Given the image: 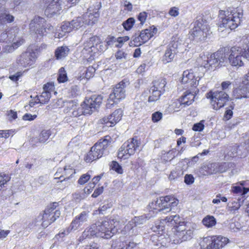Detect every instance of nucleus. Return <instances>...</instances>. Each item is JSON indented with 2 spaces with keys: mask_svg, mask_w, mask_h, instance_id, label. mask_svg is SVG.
<instances>
[{
  "mask_svg": "<svg viewBox=\"0 0 249 249\" xmlns=\"http://www.w3.org/2000/svg\"><path fill=\"white\" fill-rule=\"evenodd\" d=\"M239 186H241L244 192L247 193L249 191V180H243L237 182Z\"/></svg>",
  "mask_w": 249,
  "mask_h": 249,
  "instance_id": "nucleus-57",
  "label": "nucleus"
},
{
  "mask_svg": "<svg viewBox=\"0 0 249 249\" xmlns=\"http://www.w3.org/2000/svg\"><path fill=\"white\" fill-rule=\"evenodd\" d=\"M229 54L226 53L225 49H221L211 54L210 57L204 54H200L197 62L201 68L209 70L218 66L225 65L228 62Z\"/></svg>",
  "mask_w": 249,
  "mask_h": 249,
  "instance_id": "nucleus-2",
  "label": "nucleus"
},
{
  "mask_svg": "<svg viewBox=\"0 0 249 249\" xmlns=\"http://www.w3.org/2000/svg\"><path fill=\"white\" fill-rule=\"evenodd\" d=\"M181 220L182 218L178 215H173L166 216L161 222L162 223L166 222L168 225L171 224L172 225H175L174 227H176V226L182 225V223H185Z\"/></svg>",
  "mask_w": 249,
  "mask_h": 249,
  "instance_id": "nucleus-29",
  "label": "nucleus"
},
{
  "mask_svg": "<svg viewBox=\"0 0 249 249\" xmlns=\"http://www.w3.org/2000/svg\"><path fill=\"white\" fill-rule=\"evenodd\" d=\"M29 26L31 30L41 36L53 32V26L46 23L45 19L39 16H35Z\"/></svg>",
  "mask_w": 249,
  "mask_h": 249,
  "instance_id": "nucleus-7",
  "label": "nucleus"
},
{
  "mask_svg": "<svg viewBox=\"0 0 249 249\" xmlns=\"http://www.w3.org/2000/svg\"><path fill=\"white\" fill-rule=\"evenodd\" d=\"M227 154L228 156L231 158L239 157L237 145L235 144L234 145L230 146L228 148Z\"/></svg>",
  "mask_w": 249,
  "mask_h": 249,
  "instance_id": "nucleus-45",
  "label": "nucleus"
},
{
  "mask_svg": "<svg viewBox=\"0 0 249 249\" xmlns=\"http://www.w3.org/2000/svg\"><path fill=\"white\" fill-rule=\"evenodd\" d=\"M152 88L157 89L162 93H164L165 91L164 88L166 85V81L165 78H160L154 80L152 82Z\"/></svg>",
  "mask_w": 249,
  "mask_h": 249,
  "instance_id": "nucleus-34",
  "label": "nucleus"
},
{
  "mask_svg": "<svg viewBox=\"0 0 249 249\" xmlns=\"http://www.w3.org/2000/svg\"><path fill=\"white\" fill-rule=\"evenodd\" d=\"M100 43L98 36H93L89 37V40L84 42V48L81 53L84 57L90 59L96 53V45Z\"/></svg>",
  "mask_w": 249,
  "mask_h": 249,
  "instance_id": "nucleus-17",
  "label": "nucleus"
},
{
  "mask_svg": "<svg viewBox=\"0 0 249 249\" xmlns=\"http://www.w3.org/2000/svg\"><path fill=\"white\" fill-rule=\"evenodd\" d=\"M183 44L178 38H174L168 45L162 61L164 63L171 62Z\"/></svg>",
  "mask_w": 249,
  "mask_h": 249,
  "instance_id": "nucleus-16",
  "label": "nucleus"
},
{
  "mask_svg": "<svg viewBox=\"0 0 249 249\" xmlns=\"http://www.w3.org/2000/svg\"><path fill=\"white\" fill-rule=\"evenodd\" d=\"M103 96L101 95H93L90 98L85 99V106L89 111V114L98 108L102 103Z\"/></svg>",
  "mask_w": 249,
  "mask_h": 249,
  "instance_id": "nucleus-19",
  "label": "nucleus"
},
{
  "mask_svg": "<svg viewBox=\"0 0 249 249\" xmlns=\"http://www.w3.org/2000/svg\"><path fill=\"white\" fill-rule=\"evenodd\" d=\"M243 17L242 11L234 10L229 11L220 10L219 14V32L225 31L228 33L230 30L236 28L240 24Z\"/></svg>",
  "mask_w": 249,
  "mask_h": 249,
  "instance_id": "nucleus-1",
  "label": "nucleus"
},
{
  "mask_svg": "<svg viewBox=\"0 0 249 249\" xmlns=\"http://www.w3.org/2000/svg\"><path fill=\"white\" fill-rule=\"evenodd\" d=\"M72 196L73 199L77 202H80L86 197V195L80 193H75L72 195Z\"/></svg>",
  "mask_w": 249,
  "mask_h": 249,
  "instance_id": "nucleus-61",
  "label": "nucleus"
},
{
  "mask_svg": "<svg viewBox=\"0 0 249 249\" xmlns=\"http://www.w3.org/2000/svg\"><path fill=\"white\" fill-rule=\"evenodd\" d=\"M210 27L205 20L200 18L194 23V26L191 30V35L194 38L199 40L203 39L209 35Z\"/></svg>",
  "mask_w": 249,
  "mask_h": 249,
  "instance_id": "nucleus-14",
  "label": "nucleus"
},
{
  "mask_svg": "<svg viewBox=\"0 0 249 249\" xmlns=\"http://www.w3.org/2000/svg\"><path fill=\"white\" fill-rule=\"evenodd\" d=\"M140 34V37L142 38V43L147 42L150 38L153 36V33L151 32L150 29H145L142 30Z\"/></svg>",
  "mask_w": 249,
  "mask_h": 249,
  "instance_id": "nucleus-41",
  "label": "nucleus"
},
{
  "mask_svg": "<svg viewBox=\"0 0 249 249\" xmlns=\"http://www.w3.org/2000/svg\"><path fill=\"white\" fill-rule=\"evenodd\" d=\"M231 192L235 195L240 196L241 197L238 198L244 199L245 200L246 193L244 192V191L241 188V186H239L237 183L235 184V185H233L231 187Z\"/></svg>",
  "mask_w": 249,
  "mask_h": 249,
  "instance_id": "nucleus-38",
  "label": "nucleus"
},
{
  "mask_svg": "<svg viewBox=\"0 0 249 249\" xmlns=\"http://www.w3.org/2000/svg\"><path fill=\"white\" fill-rule=\"evenodd\" d=\"M84 102L78 106V103L74 100H70L66 103L65 112L70 116L78 117L82 115L89 114V111L85 106Z\"/></svg>",
  "mask_w": 249,
  "mask_h": 249,
  "instance_id": "nucleus-15",
  "label": "nucleus"
},
{
  "mask_svg": "<svg viewBox=\"0 0 249 249\" xmlns=\"http://www.w3.org/2000/svg\"><path fill=\"white\" fill-rule=\"evenodd\" d=\"M85 17H86V16L79 17L71 21L73 30H77L84 26V24H87L86 20L85 19ZM88 24H89V22Z\"/></svg>",
  "mask_w": 249,
  "mask_h": 249,
  "instance_id": "nucleus-33",
  "label": "nucleus"
},
{
  "mask_svg": "<svg viewBox=\"0 0 249 249\" xmlns=\"http://www.w3.org/2000/svg\"><path fill=\"white\" fill-rule=\"evenodd\" d=\"M194 229L187 223L176 226V236L180 242L189 240L192 238Z\"/></svg>",
  "mask_w": 249,
  "mask_h": 249,
  "instance_id": "nucleus-18",
  "label": "nucleus"
},
{
  "mask_svg": "<svg viewBox=\"0 0 249 249\" xmlns=\"http://www.w3.org/2000/svg\"><path fill=\"white\" fill-rule=\"evenodd\" d=\"M217 163H209L206 165L203 166L201 170L205 172L203 173L204 175H209L217 173Z\"/></svg>",
  "mask_w": 249,
  "mask_h": 249,
  "instance_id": "nucleus-32",
  "label": "nucleus"
},
{
  "mask_svg": "<svg viewBox=\"0 0 249 249\" xmlns=\"http://www.w3.org/2000/svg\"><path fill=\"white\" fill-rule=\"evenodd\" d=\"M94 236L98 237V231L95 223L87 228L83 232L82 236L80 238L83 239L90 238Z\"/></svg>",
  "mask_w": 249,
  "mask_h": 249,
  "instance_id": "nucleus-28",
  "label": "nucleus"
},
{
  "mask_svg": "<svg viewBox=\"0 0 249 249\" xmlns=\"http://www.w3.org/2000/svg\"><path fill=\"white\" fill-rule=\"evenodd\" d=\"M14 17L10 14L7 9H4L0 13V25L5 24L6 22L11 23L14 20Z\"/></svg>",
  "mask_w": 249,
  "mask_h": 249,
  "instance_id": "nucleus-31",
  "label": "nucleus"
},
{
  "mask_svg": "<svg viewBox=\"0 0 249 249\" xmlns=\"http://www.w3.org/2000/svg\"><path fill=\"white\" fill-rule=\"evenodd\" d=\"M57 80L59 83H64L68 80L67 74L63 68L60 69Z\"/></svg>",
  "mask_w": 249,
  "mask_h": 249,
  "instance_id": "nucleus-50",
  "label": "nucleus"
},
{
  "mask_svg": "<svg viewBox=\"0 0 249 249\" xmlns=\"http://www.w3.org/2000/svg\"><path fill=\"white\" fill-rule=\"evenodd\" d=\"M70 49L67 46L58 47L55 51L54 56L57 60L65 58L69 54Z\"/></svg>",
  "mask_w": 249,
  "mask_h": 249,
  "instance_id": "nucleus-30",
  "label": "nucleus"
},
{
  "mask_svg": "<svg viewBox=\"0 0 249 249\" xmlns=\"http://www.w3.org/2000/svg\"><path fill=\"white\" fill-rule=\"evenodd\" d=\"M63 172V174L61 175L60 178H62L63 177H65V178L63 180H61V182L69 179L70 177L75 173L73 169L70 168V167H67V166H65L64 168Z\"/></svg>",
  "mask_w": 249,
  "mask_h": 249,
  "instance_id": "nucleus-43",
  "label": "nucleus"
},
{
  "mask_svg": "<svg viewBox=\"0 0 249 249\" xmlns=\"http://www.w3.org/2000/svg\"><path fill=\"white\" fill-rule=\"evenodd\" d=\"M123 115V111L121 108L115 110L112 114L107 117H105L100 120L101 124H110L109 126L115 125L121 120Z\"/></svg>",
  "mask_w": 249,
  "mask_h": 249,
  "instance_id": "nucleus-23",
  "label": "nucleus"
},
{
  "mask_svg": "<svg viewBox=\"0 0 249 249\" xmlns=\"http://www.w3.org/2000/svg\"><path fill=\"white\" fill-rule=\"evenodd\" d=\"M140 144L136 138L128 140L119 149L118 153V158L124 160L128 159L130 156L134 154Z\"/></svg>",
  "mask_w": 249,
  "mask_h": 249,
  "instance_id": "nucleus-8",
  "label": "nucleus"
},
{
  "mask_svg": "<svg viewBox=\"0 0 249 249\" xmlns=\"http://www.w3.org/2000/svg\"><path fill=\"white\" fill-rule=\"evenodd\" d=\"M244 201V199H242L241 198H238V201H234L232 202L231 204L229 206V208L231 211H236L238 210L241 205L243 204Z\"/></svg>",
  "mask_w": 249,
  "mask_h": 249,
  "instance_id": "nucleus-47",
  "label": "nucleus"
},
{
  "mask_svg": "<svg viewBox=\"0 0 249 249\" xmlns=\"http://www.w3.org/2000/svg\"><path fill=\"white\" fill-rule=\"evenodd\" d=\"M60 211L55 210L54 212L49 211V210H44L42 215H39L37 218L35 219L32 223L29 224L30 228H33L36 225V223L39 220H42V226L44 228L47 227L48 225L54 222L56 219L60 216Z\"/></svg>",
  "mask_w": 249,
  "mask_h": 249,
  "instance_id": "nucleus-11",
  "label": "nucleus"
},
{
  "mask_svg": "<svg viewBox=\"0 0 249 249\" xmlns=\"http://www.w3.org/2000/svg\"><path fill=\"white\" fill-rule=\"evenodd\" d=\"M162 118V113L159 111L153 113L152 115V120L153 122L156 123L160 121Z\"/></svg>",
  "mask_w": 249,
  "mask_h": 249,
  "instance_id": "nucleus-60",
  "label": "nucleus"
},
{
  "mask_svg": "<svg viewBox=\"0 0 249 249\" xmlns=\"http://www.w3.org/2000/svg\"><path fill=\"white\" fill-rule=\"evenodd\" d=\"M195 97V96L193 93L186 91L179 99L178 101L181 106L186 107V106H190L193 103Z\"/></svg>",
  "mask_w": 249,
  "mask_h": 249,
  "instance_id": "nucleus-27",
  "label": "nucleus"
},
{
  "mask_svg": "<svg viewBox=\"0 0 249 249\" xmlns=\"http://www.w3.org/2000/svg\"><path fill=\"white\" fill-rule=\"evenodd\" d=\"M204 120H201L199 123L195 124L193 126L192 129L195 131H202L204 128Z\"/></svg>",
  "mask_w": 249,
  "mask_h": 249,
  "instance_id": "nucleus-55",
  "label": "nucleus"
},
{
  "mask_svg": "<svg viewBox=\"0 0 249 249\" xmlns=\"http://www.w3.org/2000/svg\"><path fill=\"white\" fill-rule=\"evenodd\" d=\"M200 77L195 74L192 70H186L182 74L181 82L188 84L191 87H196L199 83Z\"/></svg>",
  "mask_w": 249,
  "mask_h": 249,
  "instance_id": "nucleus-21",
  "label": "nucleus"
},
{
  "mask_svg": "<svg viewBox=\"0 0 249 249\" xmlns=\"http://www.w3.org/2000/svg\"><path fill=\"white\" fill-rule=\"evenodd\" d=\"M241 47H233L228 55V62L232 66L241 67L243 65V60H249V41L247 38L243 40Z\"/></svg>",
  "mask_w": 249,
  "mask_h": 249,
  "instance_id": "nucleus-3",
  "label": "nucleus"
},
{
  "mask_svg": "<svg viewBox=\"0 0 249 249\" xmlns=\"http://www.w3.org/2000/svg\"><path fill=\"white\" fill-rule=\"evenodd\" d=\"M118 44L115 45L117 47H121L122 45L125 42L128 41L129 39V37L128 36H124L123 37H120L117 38Z\"/></svg>",
  "mask_w": 249,
  "mask_h": 249,
  "instance_id": "nucleus-62",
  "label": "nucleus"
},
{
  "mask_svg": "<svg viewBox=\"0 0 249 249\" xmlns=\"http://www.w3.org/2000/svg\"><path fill=\"white\" fill-rule=\"evenodd\" d=\"M202 223L207 228H210L216 224V221L213 216L207 215L203 218Z\"/></svg>",
  "mask_w": 249,
  "mask_h": 249,
  "instance_id": "nucleus-42",
  "label": "nucleus"
},
{
  "mask_svg": "<svg viewBox=\"0 0 249 249\" xmlns=\"http://www.w3.org/2000/svg\"><path fill=\"white\" fill-rule=\"evenodd\" d=\"M163 219H161L160 222L156 223L155 226L152 227V229L154 232H158L159 233H160V231H162L164 230V225L167 224V223L164 222L162 223L161 221Z\"/></svg>",
  "mask_w": 249,
  "mask_h": 249,
  "instance_id": "nucleus-49",
  "label": "nucleus"
},
{
  "mask_svg": "<svg viewBox=\"0 0 249 249\" xmlns=\"http://www.w3.org/2000/svg\"><path fill=\"white\" fill-rule=\"evenodd\" d=\"M51 135V131L50 130H43L37 137L35 138V142L44 143L48 140Z\"/></svg>",
  "mask_w": 249,
  "mask_h": 249,
  "instance_id": "nucleus-35",
  "label": "nucleus"
},
{
  "mask_svg": "<svg viewBox=\"0 0 249 249\" xmlns=\"http://www.w3.org/2000/svg\"><path fill=\"white\" fill-rule=\"evenodd\" d=\"M51 97V93L49 92L43 91L40 96H36L38 102L41 104H47Z\"/></svg>",
  "mask_w": 249,
  "mask_h": 249,
  "instance_id": "nucleus-39",
  "label": "nucleus"
},
{
  "mask_svg": "<svg viewBox=\"0 0 249 249\" xmlns=\"http://www.w3.org/2000/svg\"><path fill=\"white\" fill-rule=\"evenodd\" d=\"M89 215V211H84L82 212L79 215L75 217L71 221L70 226L66 230H64L63 232H60L57 235L63 237L65 235L68 234L72 231L77 230L83 223L88 221Z\"/></svg>",
  "mask_w": 249,
  "mask_h": 249,
  "instance_id": "nucleus-10",
  "label": "nucleus"
},
{
  "mask_svg": "<svg viewBox=\"0 0 249 249\" xmlns=\"http://www.w3.org/2000/svg\"><path fill=\"white\" fill-rule=\"evenodd\" d=\"M106 40L107 41L105 43L106 45H107V47L108 46H112L114 43L117 42V39L113 36H108Z\"/></svg>",
  "mask_w": 249,
  "mask_h": 249,
  "instance_id": "nucleus-63",
  "label": "nucleus"
},
{
  "mask_svg": "<svg viewBox=\"0 0 249 249\" xmlns=\"http://www.w3.org/2000/svg\"><path fill=\"white\" fill-rule=\"evenodd\" d=\"M178 201L170 196L160 197L155 201H152L149 205L151 211L155 210L156 213L163 212H169L178 204ZM151 211V210H150Z\"/></svg>",
  "mask_w": 249,
  "mask_h": 249,
  "instance_id": "nucleus-6",
  "label": "nucleus"
},
{
  "mask_svg": "<svg viewBox=\"0 0 249 249\" xmlns=\"http://www.w3.org/2000/svg\"><path fill=\"white\" fill-rule=\"evenodd\" d=\"M36 55L34 52H26L22 53L18 59V63L24 67H30L36 61Z\"/></svg>",
  "mask_w": 249,
  "mask_h": 249,
  "instance_id": "nucleus-22",
  "label": "nucleus"
},
{
  "mask_svg": "<svg viewBox=\"0 0 249 249\" xmlns=\"http://www.w3.org/2000/svg\"><path fill=\"white\" fill-rule=\"evenodd\" d=\"M137 244L131 239L122 237L113 241L111 249H133Z\"/></svg>",
  "mask_w": 249,
  "mask_h": 249,
  "instance_id": "nucleus-20",
  "label": "nucleus"
},
{
  "mask_svg": "<svg viewBox=\"0 0 249 249\" xmlns=\"http://www.w3.org/2000/svg\"><path fill=\"white\" fill-rule=\"evenodd\" d=\"M147 17V14L145 12H141L139 14L138 19L141 21V24L142 25L145 22Z\"/></svg>",
  "mask_w": 249,
  "mask_h": 249,
  "instance_id": "nucleus-64",
  "label": "nucleus"
},
{
  "mask_svg": "<svg viewBox=\"0 0 249 249\" xmlns=\"http://www.w3.org/2000/svg\"><path fill=\"white\" fill-rule=\"evenodd\" d=\"M135 19L133 18H129L123 23L124 28L126 30H130L135 23Z\"/></svg>",
  "mask_w": 249,
  "mask_h": 249,
  "instance_id": "nucleus-51",
  "label": "nucleus"
},
{
  "mask_svg": "<svg viewBox=\"0 0 249 249\" xmlns=\"http://www.w3.org/2000/svg\"><path fill=\"white\" fill-rule=\"evenodd\" d=\"M95 225L97 226L98 237L109 239L116 231L111 221L108 220L98 221L95 223Z\"/></svg>",
  "mask_w": 249,
  "mask_h": 249,
  "instance_id": "nucleus-13",
  "label": "nucleus"
},
{
  "mask_svg": "<svg viewBox=\"0 0 249 249\" xmlns=\"http://www.w3.org/2000/svg\"><path fill=\"white\" fill-rule=\"evenodd\" d=\"M239 157H246L249 151V141L245 142L243 143H241L240 145H237Z\"/></svg>",
  "mask_w": 249,
  "mask_h": 249,
  "instance_id": "nucleus-37",
  "label": "nucleus"
},
{
  "mask_svg": "<svg viewBox=\"0 0 249 249\" xmlns=\"http://www.w3.org/2000/svg\"><path fill=\"white\" fill-rule=\"evenodd\" d=\"M149 93L150 94L148 98L149 102L157 101L160 99L161 94L163 93L160 91L152 88V87L149 89Z\"/></svg>",
  "mask_w": 249,
  "mask_h": 249,
  "instance_id": "nucleus-36",
  "label": "nucleus"
},
{
  "mask_svg": "<svg viewBox=\"0 0 249 249\" xmlns=\"http://www.w3.org/2000/svg\"><path fill=\"white\" fill-rule=\"evenodd\" d=\"M91 176L87 173L82 175L78 180V183L79 184L83 185L87 182L90 178Z\"/></svg>",
  "mask_w": 249,
  "mask_h": 249,
  "instance_id": "nucleus-56",
  "label": "nucleus"
},
{
  "mask_svg": "<svg viewBox=\"0 0 249 249\" xmlns=\"http://www.w3.org/2000/svg\"><path fill=\"white\" fill-rule=\"evenodd\" d=\"M234 104L233 102H231L229 106V107L227 108L224 115V120H229L231 118L233 115L232 109L234 108Z\"/></svg>",
  "mask_w": 249,
  "mask_h": 249,
  "instance_id": "nucleus-48",
  "label": "nucleus"
},
{
  "mask_svg": "<svg viewBox=\"0 0 249 249\" xmlns=\"http://www.w3.org/2000/svg\"><path fill=\"white\" fill-rule=\"evenodd\" d=\"M10 179L8 175L4 173H0V188L2 189V186L6 184Z\"/></svg>",
  "mask_w": 249,
  "mask_h": 249,
  "instance_id": "nucleus-53",
  "label": "nucleus"
},
{
  "mask_svg": "<svg viewBox=\"0 0 249 249\" xmlns=\"http://www.w3.org/2000/svg\"><path fill=\"white\" fill-rule=\"evenodd\" d=\"M61 31L64 33H69L73 29L71 27V22L65 21L63 22V24L61 26Z\"/></svg>",
  "mask_w": 249,
  "mask_h": 249,
  "instance_id": "nucleus-52",
  "label": "nucleus"
},
{
  "mask_svg": "<svg viewBox=\"0 0 249 249\" xmlns=\"http://www.w3.org/2000/svg\"><path fill=\"white\" fill-rule=\"evenodd\" d=\"M110 166L111 169L115 171L117 173L121 174L123 173L122 166L117 161H112Z\"/></svg>",
  "mask_w": 249,
  "mask_h": 249,
  "instance_id": "nucleus-54",
  "label": "nucleus"
},
{
  "mask_svg": "<svg viewBox=\"0 0 249 249\" xmlns=\"http://www.w3.org/2000/svg\"><path fill=\"white\" fill-rule=\"evenodd\" d=\"M49 3L45 10V14L48 17H51L56 14L61 9L60 0H46Z\"/></svg>",
  "mask_w": 249,
  "mask_h": 249,
  "instance_id": "nucleus-25",
  "label": "nucleus"
},
{
  "mask_svg": "<svg viewBox=\"0 0 249 249\" xmlns=\"http://www.w3.org/2000/svg\"><path fill=\"white\" fill-rule=\"evenodd\" d=\"M232 163L231 162L217 163V173H223L232 166Z\"/></svg>",
  "mask_w": 249,
  "mask_h": 249,
  "instance_id": "nucleus-44",
  "label": "nucleus"
},
{
  "mask_svg": "<svg viewBox=\"0 0 249 249\" xmlns=\"http://www.w3.org/2000/svg\"><path fill=\"white\" fill-rule=\"evenodd\" d=\"M15 50L13 45H6L3 47L1 53H12Z\"/></svg>",
  "mask_w": 249,
  "mask_h": 249,
  "instance_id": "nucleus-58",
  "label": "nucleus"
},
{
  "mask_svg": "<svg viewBox=\"0 0 249 249\" xmlns=\"http://www.w3.org/2000/svg\"><path fill=\"white\" fill-rule=\"evenodd\" d=\"M129 84V81L124 79L112 87V91L109 95L108 103L107 104V108L111 107L114 104L119 103L125 98L126 88Z\"/></svg>",
  "mask_w": 249,
  "mask_h": 249,
  "instance_id": "nucleus-4",
  "label": "nucleus"
},
{
  "mask_svg": "<svg viewBox=\"0 0 249 249\" xmlns=\"http://www.w3.org/2000/svg\"><path fill=\"white\" fill-rule=\"evenodd\" d=\"M207 97L211 100V103L213 108L217 110L224 106L229 100L228 95L224 91H210L207 94Z\"/></svg>",
  "mask_w": 249,
  "mask_h": 249,
  "instance_id": "nucleus-12",
  "label": "nucleus"
},
{
  "mask_svg": "<svg viewBox=\"0 0 249 249\" xmlns=\"http://www.w3.org/2000/svg\"><path fill=\"white\" fill-rule=\"evenodd\" d=\"M96 53L98 52L101 53L104 52L107 48V45H106L105 42H101L100 40V43L96 45Z\"/></svg>",
  "mask_w": 249,
  "mask_h": 249,
  "instance_id": "nucleus-59",
  "label": "nucleus"
},
{
  "mask_svg": "<svg viewBox=\"0 0 249 249\" xmlns=\"http://www.w3.org/2000/svg\"><path fill=\"white\" fill-rule=\"evenodd\" d=\"M107 137H108L106 136L105 139H100L91 148L90 151L85 158L87 162H92L108 153L107 147L109 145L110 142L107 139Z\"/></svg>",
  "mask_w": 249,
  "mask_h": 249,
  "instance_id": "nucleus-5",
  "label": "nucleus"
},
{
  "mask_svg": "<svg viewBox=\"0 0 249 249\" xmlns=\"http://www.w3.org/2000/svg\"><path fill=\"white\" fill-rule=\"evenodd\" d=\"M211 239V243L207 245V249H220L229 242L228 238L221 235L213 236Z\"/></svg>",
  "mask_w": 249,
  "mask_h": 249,
  "instance_id": "nucleus-24",
  "label": "nucleus"
},
{
  "mask_svg": "<svg viewBox=\"0 0 249 249\" xmlns=\"http://www.w3.org/2000/svg\"><path fill=\"white\" fill-rule=\"evenodd\" d=\"M148 207H149L148 206ZM151 210L149 207V211ZM155 210L149 211V213L146 214H143L141 216H135L132 220L127 224L124 228L126 231H128V234L133 235L137 234L136 231V227H140L143 224L151 217L154 215L156 213Z\"/></svg>",
  "mask_w": 249,
  "mask_h": 249,
  "instance_id": "nucleus-9",
  "label": "nucleus"
},
{
  "mask_svg": "<svg viewBox=\"0 0 249 249\" xmlns=\"http://www.w3.org/2000/svg\"><path fill=\"white\" fill-rule=\"evenodd\" d=\"M183 174V171L180 168L176 167L174 170H173L169 175V179L170 181H173L177 179L178 178L181 177Z\"/></svg>",
  "mask_w": 249,
  "mask_h": 249,
  "instance_id": "nucleus-40",
  "label": "nucleus"
},
{
  "mask_svg": "<svg viewBox=\"0 0 249 249\" xmlns=\"http://www.w3.org/2000/svg\"><path fill=\"white\" fill-rule=\"evenodd\" d=\"M232 95L236 99L249 98V84H245L243 80L242 84L233 90Z\"/></svg>",
  "mask_w": 249,
  "mask_h": 249,
  "instance_id": "nucleus-26",
  "label": "nucleus"
},
{
  "mask_svg": "<svg viewBox=\"0 0 249 249\" xmlns=\"http://www.w3.org/2000/svg\"><path fill=\"white\" fill-rule=\"evenodd\" d=\"M133 40L130 42V46H138L144 43H142V38L140 37L139 32L136 33L132 36Z\"/></svg>",
  "mask_w": 249,
  "mask_h": 249,
  "instance_id": "nucleus-46",
  "label": "nucleus"
}]
</instances>
